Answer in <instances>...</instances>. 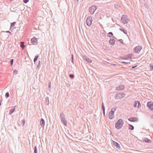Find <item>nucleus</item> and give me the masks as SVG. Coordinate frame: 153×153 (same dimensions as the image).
<instances>
[{
  "mask_svg": "<svg viewBox=\"0 0 153 153\" xmlns=\"http://www.w3.org/2000/svg\"><path fill=\"white\" fill-rule=\"evenodd\" d=\"M124 124V122L122 119H119L115 123V127L117 129L121 128Z\"/></svg>",
  "mask_w": 153,
  "mask_h": 153,
  "instance_id": "f257e3e1",
  "label": "nucleus"
},
{
  "mask_svg": "<svg viewBox=\"0 0 153 153\" xmlns=\"http://www.w3.org/2000/svg\"><path fill=\"white\" fill-rule=\"evenodd\" d=\"M129 20L127 18V16L126 15H123L121 18V22L123 24L128 23Z\"/></svg>",
  "mask_w": 153,
  "mask_h": 153,
  "instance_id": "f03ea898",
  "label": "nucleus"
},
{
  "mask_svg": "<svg viewBox=\"0 0 153 153\" xmlns=\"http://www.w3.org/2000/svg\"><path fill=\"white\" fill-rule=\"evenodd\" d=\"M97 7L96 5H92L89 8V12L91 14H93L96 10L97 9Z\"/></svg>",
  "mask_w": 153,
  "mask_h": 153,
  "instance_id": "7ed1b4c3",
  "label": "nucleus"
},
{
  "mask_svg": "<svg viewBox=\"0 0 153 153\" xmlns=\"http://www.w3.org/2000/svg\"><path fill=\"white\" fill-rule=\"evenodd\" d=\"M142 48V47L141 46L138 45L134 48L133 51L134 53H139Z\"/></svg>",
  "mask_w": 153,
  "mask_h": 153,
  "instance_id": "20e7f679",
  "label": "nucleus"
},
{
  "mask_svg": "<svg viewBox=\"0 0 153 153\" xmlns=\"http://www.w3.org/2000/svg\"><path fill=\"white\" fill-rule=\"evenodd\" d=\"M92 22V17L91 16H88L86 20V23L88 26H90L91 25Z\"/></svg>",
  "mask_w": 153,
  "mask_h": 153,
  "instance_id": "39448f33",
  "label": "nucleus"
},
{
  "mask_svg": "<svg viewBox=\"0 0 153 153\" xmlns=\"http://www.w3.org/2000/svg\"><path fill=\"white\" fill-rule=\"evenodd\" d=\"M125 94L123 93L117 94L115 96V98L116 99H122L125 97Z\"/></svg>",
  "mask_w": 153,
  "mask_h": 153,
  "instance_id": "423d86ee",
  "label": "nucleus"
},
{
  "mask_svg": "<svg viewBox=\"0 0 153 153\" xmlns=\"http://www.w3.org/2000/svg\"><path fill=\"white\" fill-rule=\"evenodd\" d=\"M147 106L152 111H153V102H148L147 104Z\"/></svg>",
  "mask_w": 153,
  "mask_h": 153,
  "instance_id": "0eeeda50",
  "label": "nucleus"
},
{
  "mask_svg": "<svg viewBox=\"0 0 153 153\" xmlns=\"http://www.w3.org/2000/svg\"><path fill=\"white\" fill-rule=\"evenodd\" d=\"M31 43L34 45H36L38 43V41L37 39L35 37L32 38L30 40Z\"/></svg>",
  "mask_w": 153,
  "mask_h": 153,
  "instance_id": "6e6552de",
  "label": "nucleus"
},
{
  "mask_svg": "<svg viewBox=\"0 0 153 153\" xmlns=\"http://www.w3.org/2000/svg\"><path fill=\"white\" fill-rule=\"evenodd\" d=\"M128 120L131 122H134L138 121V119L137 117H133L128 118Z\"/></svg>",
  "mask_w": 153,
  "mask_h": 153,
  "instance_id": "1a4fd4ad",
  "label": "nucleus"
},
{
  "mask_svg": "<svg viewBox=\"0 0 153 153\" xmlns=\"http://www.w3.org/2000/svg\"><path fill=\"white\" fill-rule=\"evenodd\" d=\"M83 59L88 63H91L92 62L91 60L86 55H84L83 56Z\"/></svg>",
  "mask_w": 153,
  "mask_h": 153,
  "instance_id": "9d476101",
  "label": "nucleus"
},
{
  "mask_svg": "<svg viewBox=\"0 0 153 153\" xmlns=\"http://www.w3.org/2000/svg\"><path fill=\"white\" fill-rule=\"evenodd\" d=\"M125 87L124 85H121L116 87V90L117 91H121L124 89Z\"/></svg>",
  "mask_w": 153,
  "mask_h": 153,
  "instance_id": "9b49d317",
  "label": "nucleus"
},
{
  "mask_svg": "<svg viewBox=\"0 0 153 153\" xmlns=\"http://www.w3.org/2000/svg\"><path fill=\"white\" fill-rule=\"evenodd\" d=\"M108 116L109 118L110 119L114 118V112L112 111H110L109 113Z\"/></svg>",
  "mask_w": 153,
  "mask_h": 153,
  "instance_id": "f8f14e48",
  "label": "nucleus"
},
{
  "mask_svg": "<svg viewBox=\"0 0 153 153\" xmlns=\"http://www.w3.org/2000/svg\"><path fill=\"white\" fill-rule=\"evenodd\" d=\"M142 140L143 141L148 143H150L152 141L151 140L149 139L147 137H144L142 139Z\"/></svg>",
  "mask_w": 153,
  "mask_h": 153,
  "instance_id": "ddd939ff",
  "label": "nucleus"
},
{
  "mask_svg": "<svg viewBox=\"0 0 153 153\" xmlns=\"http://www.w3.org/2000/svg\"><path fill=\"white\" fill-rule=\"evenodd\" d=\"M113 143L114 145L117 149H120V145L118 143L114 141H113Z\"/></svg>",
  "mask_w": 153,
  "mask_h": 153,
  "instance_id": "4468645a",
  "label": "nucleus"
},
{
  "mask_svg": "<svg viewBox=\"0 0 153 153\" xmlns=\"http://www.w3.org/2000/svg\"><path fill=\"white\" fill-rule=\"evenodd\" d=\"M40 124L41 126L43 128L45 125V121L43 119L41 118L40 119Z\"/></svg>",
  "mask_w": 153,
  "mask_h": 153,
  "instance_id": "2eb2a0df",
  "label": "nucleus"
},
{
  "mask_svg": "<svg viewBox=\"0 0 153 153\" xmlns=\"http://www.w3.org/2000/svg\"><path fill=\"white\" fill-rule=\"evenodd\" d=\"M115 41L112 39H110L109 41V43L111 45H114L115 44Z\"/></svg>",
  "mask_w": 153,
  "mask_h": 153,
  "instance_id": "dca6fc26",
  "label": "nucleus"
},
{
  "mask_svg": "<svg viewBox=\"0 0 153 153\" xmlns=\"http://www.w3.org/2000/svg\"><path fill=\"white\" fill-rule=\"evenodd\" d=\"M62 123L65 126H66L67 125V121L66 118L61 120Z\"/></svg>",
  "mask_w": 153,
  "mask_h": 153,
  "instance_id": "f3484780",
  "label": "nucleus"
},
{
  "mask_svg": "<svg viewBox=\"0 0 153 153\" xmlns=\"http://www.w3.org/2000/svg\"><path fill=\"white\" fill-rule=\"evenodd\" d=\"M45 104L46 105H48L49 104V97H47L45 98Z\"/></svg>",
  "mask_w": 153,
  "mask_h": 153,
  "instance_id": "a211bd4d",
  "label": "nucleus"
},
{
  "mask_svg": "<svg viewBox=\"0 0 153 153\" xmlns=\"http://www.w3.org/2000/svg\"><path fill=\"white\" fill-rule=\"evenodd\" d=\"M15 107H13L12 108L10 109L9 113V115H11L15 111Z\"/></svg>",
  "mask_w": 153,
  "mask_h": 153,
  "instance_id": "6ab92c4d",
  "label": "nucleus"
},
{
  "mask_svg": "<svg viewBox=\"0 0 153 153\" xmlns=\"http://www.w3.org/2000/svg\"><path fill=\"white\" fill-rule=\"evenodd\" d=\"M60 118L61 119V120L65 118V115L62 112L60 113Z\"/></svg>",
  "mask_w": 153,
  "mask_h": 153,
  "instance_id": "aec40b11",
  "label": "nucleus"
},
{
  "mask_svg": "<svg viewBox=\"0 0 153 153\" xmlns=\"http://www.w3.org/2000/svg\"><path fill=\"white\" fill-rule=\"evenodd\" d=\"M20 47L22 49H24V48L25 47V46L24 45V42H21Z\"/></svg>",
  "mask_w": 153,
  "mask_h": 153,
  "instance_id": "412c9836",
  "label": "nucleus"
},
{
  "mask_svg": "<svg viewBox=\"0 0 153 153\" xmlns=\"http://www.w3.org/2000/svg\"><path fill=\"white\" fill-rule=\"evenodd\" d=\"M128 129L131 130H133L134 129V126L130 124H128Z\"/></svg>",
  "mask_w": 153,
  "mask_h": 153,
  "instance_id": "4be33fe9",
  "label": "nucleus"
},
{
  "mask_svg": "<svg viewBox=\"0 0 153 153\" xmlns=\"http://www.w3.org/2000/svg\"><path fill=\"white\" fill-rule=\"evenodd\" d=\"M16 22H13L11 23L10 27V30H11V29H12V27H13L15 26V25L16 24Z\"/></svg>",
  "mask_w": 153,
  "mask_h": 153,
  "instance_id": "5701e85b",
  "label": "nucleus"
},
{
  "mask_svg": "<svg viewBox=\"0 0 153 153\" xmlns=\"http://www.w3.org/2000/svg\"><path fill=\"white\" fill-rule=\"evenodd\" d=\"M126 56L127 59H131L132 57V55L131 53L129 54Z\"/></svg>",
  "mask_w": 153,
  "mask_h": 153,
  "instance_id": "b1692460",
  "label": "nucleus"
},
{
  "mask_svg": "<svg viewBox=\"0 0 153 153\" xmlns=\"http://www.w3.org/2000/svg\"><path fill=\"white\" fill-rule=\"evenodd\" d=\"M39 56V55H36V56H35V57L34 59V60H33L34 62V64L36 62Z\"/></svg>",
  "mask_w": 153,
  "mask_h": 153,
  "instance_id": "393cba45",
  "label": "nucleus"
},
{
  "mask_svg": "<svg viewBox=\"0 0 153 153\" xmlns=\"http://www.w3.org/2000/svg\"><path fill=\"white\" fill-rule=\"evenodd\" d=\"M108 36L110 37H111L113 36V33L112 32H109L108 33Z\"/></svg>",
  "mask_w": 153,
  "mask_h": 153,
  "instance_id": "a878e982",
  "label": "nucleus"
},
{
  "mask_svg": "<svg viewBox=\"0 0 153 153\" xmlns=\"http://www.w3.org/2000/svg\"><path fill=\"white\" fill-rule=\"evenodd\" d=\"M136 102H137V107H138V108H140L141 107V104L140 102L139 101L137 100L136 101Z\"/></svg>",
  "mask_w": 153,
  "mask_h": 153,
  "instance_id": "bb28decb",
  "label": "nucleus"
},
{
  "mask_svg": "<svg viewBox=\"0 0 153 153\" xmlns=\"http://www.w3.org/2000/svg\"><path fill=\"white\" fill-rule=\"evenodd\" d=\"M120 58L123 60H126L127 59L126 56H125L124 57L120 56Z\"/></svg>",
  "mask_w": 153,
  "mask_h": 153,
  "instance_id": "cd10ccee",
  "label": "nucleus"
},
{
  "mask_svg": "<svg viewBox=\"0 0 153 153\" xmlns=\"http://www.w3.org/2000/svg\"><path fill=\"white\" fill-rule=\"evenodd\" d=\"M9 93L8 92H7L5 94V97L6 98H7L9 97Z\"/></svg>",
  "mask_w": 153,
  "mask_h": 153,
  "instance_id": "c85d7f7f",
  "label": "nucleus"
},
{
  "mask_svg": "<svg viewBox=\"0 0 153 153\" xmlns=\"http://www.w3.org/2000/svg\"><path fill=\"white\" fill-rule=\"evenodd\" d=\"M34 153H37V148L35 146L34 148Z\"/></svg>",
  "mask_w": 153,
  "mask_h": 153,
  "instance_id": "c756f323",
  "label": "nucleus"
},
{
  "mask_svg": "<svg viewBox=\"0 0 153 153\" xmlns=\"http://www.w3.org/2000/svg\"><path fill=\"white\" fill-rule=\"evenodd\" d=\"M13 61L14 59H11L10 60V62L11 64V66H12L13 65Z\"/></svg>",
  "mask_w": 153,
  "mask_h": 153,
  "instance_id": "7c9ffc66",
  "label": "nucleus"
},
{
  "mask_svg": "<svg viewBox=\"0 0 153 153\" xmlns=\"http://www.w3.org/2000/svg\"><path fill=\"white\" fill-rule=\"evenodd\" d=\"M150 69L151 71L153 70V64H151L149 65Z\"/></svg>",
  "mask_w": 153,
  "mask_h": 153,
  "instance_id": "2f4dec72",
  "label": "nucleus"
},
{
  "mask_svg": "<svg viewBox=\"0 0 153 153\" xmlns=\"http://www.w3.org/2000/svg\"><path fill=\"white\" fill-rule=\"evenodd\" d=\"M122 32H123L125 34H126L127 33V31L126 30L124 29H123V30H122Z\"/></svg>",
  "mask_w": 153,
  "mask_h": 153,
  "instance_id": "473e14b6",
  "label": "nucleus"
},
{
  "mask_svg": "<svg viewBox=\"0 0 153 153\" xmlns=\"http://www.w3.org/2000/svg\"><path fill=\"white\" fill-rule=\"evenodd\" d=\"M137 102H136V101H135L134 103V108H136L137 107Z\"/></svg>",
  "mask_w": 153,
  "mask_h": 153,
  "instance_id": "72a5a7b5",
  "label": "nucleus"
},
{
  "mask_svg": "<svg viewBox=\"0 0 153 153\" xmlns=\"http://www.w3.org/2000/svg\"><path fill=\"white\" fill-rule=\"evenodd\" d=\"M51 85V83L50 80L48 81V88L50 89Z\"/></svg>",
  "mask_w": 153,
  "mask_h": 153,
  "instance_id": "f704fd0d",
  "label": "nucleus"
},
{
  "mask_svg": "<svg viewBox=\"0 0 153 153\" xmlns=\"http://www.w3.org/2000/svg\"><path fill=\"white\" fill-rule=\"evenodd\" d=\"M121 63H123V64H130V62H126L123 61V62H121Z\"/></svg>",
  "mask_w": 153,
  "mask_h": 153,
  "instance_id": "c9c22d12",
  "label": "nucleus"
},
{
  "mask_svg": "<svg viewBox=\"0 0 153 153\" xmlns=\"http://www.w3.org/2000/svg\"><path fill=\"white\" fill-rule=\"evenodd\" d=\"M69 77L71 79H73L74 78V75L73 74H70L69 75Z\"/></svg>",
  "mask_w": 153,
  "mask_h": 153,
  "instance_id": "e433bc0d",
  "label": "nucleus"
},
{
  "mask_svg": "<svg viewBox=\"0 0 153 153\" xmlns=\"http://www.w3.org/2000/svg\"><path fill=\"white\" fill-rule=\"evenodd\" d=\"M71 62L74 63V56L73 54L71 55Z\"/></svg>",
  "mask_w": 153,
  "mask_h": 153,
  "instance_id": "4c0bfd02",
  "label": "nucleus"
},
{
  "mask_svg": "<svg viewBox=\"0 0 153 153\" xmlns=\"http://www.w3.org/2000/svg\"><path fill=\"white\" fill-rule=\"evenodd\" d=\"M101 107H102V110H104L105 109V106H104L103 102L102 103V105Z\"/></svg>",
  "mask_w": 153,
  "mask_h": 153,
  "instance_id": "58836bf2",
  "label": "nucleus"
},
{
  "mask_svg": "<svg viewBox=\"0 0 153 153\" xmlns=\"http://www.w3.org/2000/svg\"><path fill=\"white\" fill-rule=\"evenodd\" d=\"M40 63H41V62L40 61H38V63L36 66V68H38L39 66H40Z\"/></svg>",
  "mask_w": 153,
  "mask_h": 153,
  "instance_id": "ea45409f",
  "label": "nucleus"
},
{
  "mask_svg": "<svg viewBox=\"0 0 153 153\" xmlns=\"http://www.w3.org/2000/svg\"><path fill=\"white\" fill-rule=\"evenodd\" d=\"M22 126H23L25 123V120L24 119L22 120Z\"/></svg>",
  "mask_w": 153,
  "mask_h": 153,
  "instance_id": "a19ab883",
  "label": "nucleus"
},
{
  "mask_svg": "<svg viewBox=\"0 0 153 153\" xmlns=\"http://www.w3.org/2000/svg\"><path fill=\"white\" fill-rule=\"evenodd\" d=\"M119 42L121 43V44H124V42H123V41L122 39H120L119 40Z\"/></svg>",
  "mask_w": 153,
  "mask_h": 153,
  "instance_id": "79ce46f5",
  "label": "nucleus"
},
{
  "mask_svg": "<svg viewBox=\"0 0 153 153\" xmlns=\"http://www.w3.org/2000/svg\"><path fill=\"white\" fill-rule=\"evenodd\" d=\"M29 1V0H23V2L25 4L27 3Z\"/></svg>",
  "mask_w": 153,
  "mask_h": 153,
  "instance_id": "37998d69",
  "label": "nucleus"
},
{
  "mask_svg": "<svg viewBox=\"0 0 153 153\" xmlns=\"http://www.w3.org/2000/svg\"><path fill=\"white\" fill-rule=\"evenodd\" d=\"M13 73L14 74H16L18 73V71H17V70H16V69H15L13 71Z\"/></svg>",
  "mask_w": 153,
  "mask_h": 153,
  "instance_id": "c03bdc74",
  "label": "nucleus"
},
{
  "mask_svg": "<svg viewBox=\"0 0 153 153\" xmlns=\"http://www.w3.org/2000/svg\"><path fill=\"white\" fill-rule=\"evenodd\" d=\"M116 109V108H112L111 111H113L114 112Z\"/></svg>",
  "mask_w": 153,
  "mask_h": 153,
  "instance_id": "a18cd8bd",
  "label": "nucleus"
},
{
  "mask_svg": "<svg viewBox=\"0 0 153 153\" xmlns=\"http://www.w3.org/2000/svg\"><path fill=\"white\" fill-rule=\"evenodd\" d=\"M7 33H10V35H11L12 34V33H11L9 31H7L6 32Z\"/></svg>",
  "mask_w": 153,
  "mask_h": 153,
  "instance_id": "49530a36",
  "label": "nucleus"
},
{
  "mask_svg": "<svg viewBox=\"0 0 153 153\" xmlns=\"http://www.w3.org/2000/svg\"><path fill=\"white\" fill-rule=\"evenodd\" d=\"M103 113V115L105 116V110H102Z\"/></svg>",
  "mask_w": 153,
  "mask_h": 153,
  "instance_id": "de8ad7c7",
  "label": "nucleus"
},
{
  "mask_svg": "<svg viewBox=\"0 0 153 153\" xmlns=\"http://www.w3.org/2000/svg\"><path fill=\"white\" fill-rule=\"evenodd\" d=\"M138 66L137 65H136V66H132V69H134V68H135L137 67Z\"/></svg>",
  "mask_w": 153,
  "mask_h": 153,
  "instance_id": "09e8293b",
  "label": "nucleus"
},
{
  "mask_svg": "<svg viewBox=\"0 0 153 153\" xmlns=\"http://www.w3.org/2000/svg\"><path fill=\"white\" fill-rule=\"evenodd\" d=\"M70 85L68 83H67V84H66V86H67V87H68Z\"/></svg>",
  "mask_w": 153,
  "mask_h": 153,
  "instance_id": "8fccbe9b",
  "label": "nucleus"
},
{
  "mask_svg": "<svg viewBox=\"0 0 153 153\" xmlns=\"http://www.w3.org/2000/svg\"><path fill=\"white\" fill-rule=\"evenodd\" d=\"M74 1L77 2H78L79 1V0H74Z\"/></svg>",
  "mask_w": 153,
  "mask_h": 153,
  "instance_id": "3c124183",
  "label": "nucleus"
},
{
  "mask_svg": "<svg viewBox=\"0 0 153 153\" xmlns=\"http://www.w3.org/2000/svg\"><path fill=\"white\" fill-rule=\"evenodd\" d=\"M123 30V29H122L121 28H120L119 30L122 31V30Z\"/></svg>",
  "mask_w": 153,
  "mask_h": 153,
  "instance_id": "603ef678",
  "label": "nucleus"
},
{
  "mask_svg": "<svg viewBox=\"0 0 153 153\" xmlns=\"http://www.w3.org/2000/svg\"><path fill=\"white\" fill-rule=\"evenodd\" d=\"M106 16L108 17V18H109L110 17V16H108V15H106Z\"/></svg>",
  "mask_w": 153,
  "mask_h": 153,
  "instance_id": "864d4df0",
  "label": "nucleus"
},
{
  "mask_svg": "<svg viewBox=\"0 0 153 153\" xmlns=\"http://www.w3.org/2000/svg\"><path fill=\"white\" fill-rule=\"evenodd\" d=\"M111 19H112V21L113 22H114V19H113V18H111Z\"/></svg>",
  "mask_w": 153,
  "mask_h": 153,
  "instance_id": "5fc2aeb1",
  "label": "nucleus"
},
{
  "mask_svg": "<svg viewBox=\"0 0 153 153\" xmlns=\"http://www.w3.org/2000/svg\"><path fill=\"white\" fill-rule=\"evenodd\" d=\"M152 117L153 119V115H152Z\"/></svg>",
  "mask_w": 153,
  "mask_h": 153,
  "instance_id": "6e6d98bb",
  "label": "nucleus"
},
{
  "mask_svg": "<svg viewBox=\"0 0 153 153\" xmlns=\"http://www.w3.org/2000/svg\"><path fill=\"white\" fill-rule=\"evenodd\" d=\"M113 37L114 38H115V37L114 36H113Z\"/></svg>",
  "mask_w": 153,
  "mask_h": 153,
  "instance_id": "4d7b16f0",
  "label": "nucleus"
},
{
  "mask_svg": "<svg viewBox=\"0 0 153 153\" xmlns=\"http://www.w3.org/2000/svg\"><path fill=\"white\" fill-rule=\"evenodd\" d=\"M116 5H117V4H115V5H114V6H115V7L116 6Z\"/></svg>",
  "mask_w": 153,
  "mask_h": 153,
  "instance_id": "13d9d810",
  "label": "nucleus"
},
{
  "mask_svg": "<svg viewBox=\"0 0 153 153\" xmlns=\"http://www.w3.org/2000/svg\"><path fill=\"white\" fill-rule=\"evenodd\" d=\"M151 126H153V125H151Z\"/></svg>",
  "mask_w": 153,
  "mask_h": 153,
  "instance_id": "bf43d9fd",
  "label": "nucleus"
}]
</instances>
